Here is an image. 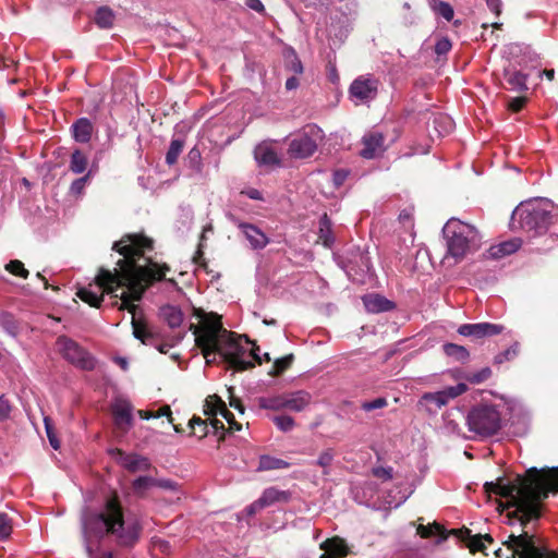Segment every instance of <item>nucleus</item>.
Returning <instances> with one entry per match:
<instances>
[{
  "label": "nucleus",
  "instance_id": "52",
  "mask_svg": "<svg viewBox=\"0 0 558 558\" xmlns=\"http://www.w3.org/2000/svg\"><path fill=\"white\" fill-rule=\"evenodd\" d=\"M90 178V172L85 174L84 177H81L76 180H74L70 186V192L73 195H81L84 192V189Z\"/></svg>",
  "mask_w": 558,
  "mask_h": 558
},
{
  "label": "nucleus",
  "instance_id": "39",
  "mask_svg": "<svg viewBox=\"0 0 558 558\" xmlns=\"http://www.w3.org/2000/svg\"><path fill=\"white\" fill-rule=\"evenodd\" d=\"M293 360H294V355L292 353L288 354L283 357L277 359L274 362L270 371L268 372V375L274 376V377L279 376L280 374H282L284 371H287L291 366Z\"/></svg>",
  "mask_w": 558,
  "mask_h": 558
},
{
  "label": "nucleus",
  "instance_id": "58",
  "mask_svg": "<svg viewBox=\"0 0 558 558\" xmlns=\"http://www.w3.org/2000/svg\"><path fill=\"white\" fill-rule=\"evenodd\" d=\"M45 426H46L47 436H48L51 447L53 449L58 450L60 447V442L56 438L54 434L52 433V428H51V426L49 424V420L47 417L45 418Z\"/></svg>",
  "mask_w": 558,
  "mask_h": 558
},
{
  "label": "nucleus",
  "instance_id": "32",
  "mask_svg": "<svg viewBox=\"0 0 558 558\" xmlns=\"http://www.w3.org/2000/svg\"><path fill=\"white\" fill-rule=\"evenodd\" d=\"M87 165L88 159L85 154L80 149H75L71 155L70 170L75 174H81L86 170Z\"/></svg>",
  "mask_w": 558,
  "mask_h": 558
},
{
  "label": "nucleus",
  "instance_id": "55",
  "mask_svg": "<svg viewBox=\"0 0 558 558\" xmlns=\"http://www.w3.org/2000/svg\"><path fill=\"white\" fill-rule=\"evenodd\" d=\"M372 473L374 476L383 480V481H389L392 478V468L387 466H376L372 470Z\"/></svg>",
  "mask_w": 558,
  "mask_h": 558
},
{
  "label": "nucleus",
  "instance_id": "4",
  "mask_svg": "<svg viewBox=\"0 0 558 558\" xmlns=\"http://www.w3.org/2000/svg\"><path fill=\"white\" fill-rule=\"evenodd\" d=\"M195 342L202 350L207 363H211L219 355L235 371L244 369L243 348L241 337L222 327L220 317L216 314H206L199 326L195 328Z\"/></svg>",
  "mask_w": 558,
  "mask_h": 558
},
{
  "label": "nucleus",
  "instance_id": "5",
  "mask_svg": "<svg viewBox=\"0 0 558 558\" xmlns=\"http://www.w3.org/2000/svg\"><path fill=\"white\" fill-rule=\"evenodd\" d=\"M442 233L446 239L447 256L456 262L462 260L481 246V235L476 228L459 219H449L442 228Z\"/></svg>",
  "mask_w": 558,
  "mask_h": 558
},
{
  "label": "nucleus",
  "instance_id": "3",
  "mask_svg": "<svg viewBox=\"0 0 558 558\" xmlns=\"http://www.w3.org/2000/svg\"><path fill=\"white\" fill-rule=\"evenodd\" d=\"M82 533L85 550L94 558L93 542H100L106 535L112 534L122 546H133L140 539L142 525L138 520L125 523L122 506L117 496L108 498L100 511L84 509L81 515ZM101 558H112L107 551Z\"/></svg>",
  "mask_w": 558,
  "mask_h": 558
},
{
  "label": "nucleus",
  "instance_id": "36",
  "mask_svg": "<svg viewBox=\"0 0 558 558\" xmlns=\"http://www.w3.org/2000/svg\"><path fill=\"white\" fill-rule=\"evenodd\" d=\"M0 327H2L8 335L13 337L19 332V327L14 316L5 311L0 312Z\"/></svg>",
  "mask_w": 558,
  "mask_h": 558
},
{
  "label": "nucleus",
  "instance_id": "16",
  "mask_svg": "<svg viewBox=\"0 0 558 558\" xmlns=\"http://www.w3.org/2000/svg\"><path fill=\"white\" fill-rule=\"evenodd\" d=\"M504 329L505 327L500 324L485 322L463 324L458 328V332L463 337H470L477 340L499 335L504 331Z\"/></svg>",
  "mask_w": 558,
  "mask_h": 558
},
{
  "label": "nucleus",
  "instance_id": "43",
  "mask_svg": "<svg viewBox=\"0 0 558 558\" xmlns=\"http://www.w3.org/2000/svg\"><path fill=\"white\" fill-rule=\"evenodd\" d=\"M519 354V344L515 342L505 351L498 353L494 357V364L500 365L505 362L512 361Z\"/></svg>",
  "mask_w": 558,
  "mask_h": 558
},
{
  "label": "nucleus",
  "instance_id": "33",
  "mask_svg": "<svg viewBox=\"0 0 558 558\" xmlns=\"http://www.w3.org/2000/svg\"><path fill=\"white\" fill-rule=\"evenodd\" d=\"M114 22V13L108 7H100L95 15V23L100 28H111Z\"/></svg>",
  "mask_w": 558,
  "mask_h": 558
},
{
  "label": "nucleus",
  "instance_id": "50",
  "mask_svg": "<svg viewBox=\"0 0 558 558\" xmlns=\"http://www.w3.org/2000/svg\"><path fill=\"white\" fill-rule=\"evenodd\" d=\"M190 426L193 429L194 435H197L199 438H202L208 434V426L199 417H193L190 421Z\"/></svg>",
  "mask_w": 558,
  "mask_h": 558
},
{
  "label": "nucleus",
  "instance_id": "62",
  "mask_svg": "<svg viewBox=\"0 0 558 558\" xmlns=\"http://www.w3.org/2000/svg\"><path fill=\"white\" fill-rule=\"evenodd\" d=\"M246 7H248L250 9H252L258 13L265 12V7L260 0H246Z\"/></svg>",
  "mask_w": 558,
  "mask_h": 558
},
{
  "label": "nucleus",
  "instance_id": "25",
  "mask_svg": "<svg viewBox=\"0 0 558 558\" xmlns=\"http://www.w3.org/2000/svg\"><path fill=\"white\" fill-rule=\"evenodd\" d=\"M71 130L73 138L78 143H87L92 138L93 124L87 118L77 119Z\"/></svg>",
  "mask_w": 558,
  "mask_h": 558
},
{
  "label": "nucleus",
  "instance_id": "14",
  "mask_svg": "<svg viewBox=\"0 0 558 558\" xmlns=\"http://www.w3.org/2000/svg\"><path fill=\"white\" fill-rule=\"evenodd\" d=\"M290 492L280 490L277 489L276 487H268L263 492L262 496L256 501H254L248 508H246V514H255L260 509L270 507L278 502L287 504L290 501Z\"/></svg>",
  "mask_w": 558,
  "mask_h": 558
},
{
  "label": "nucleus",
  "instance_id": "1",
  "mask_svg": "<svg viewBox=\"0 0 558 558\" xmlns=\"http://www.w3.org/2000/svg\"><path fill=\"white\" fill-rule=\"evenodd\" d=\"M112 248L123 256L117 263L119 269L116 268L114 272H111L101 268L95 283L82 287L76 292V295L90 306L99 307L105 292L120 299L121 294L116 293L119 288H125L122 292H131L133 283L140 286L142 281H160L170 269L168 265H159L146 257V253L151 252L154 246L153 240L143 234H126L116 242Z\"/></svg>",
  "mask_w": 558,
  "mask_h": 558
},
{
  "label": "nucleus",
  "instance_id": "11",
  "mask_svg": "<svg viewBox=\"0 0 558 558\" xmlns=\"http://www.w3.org/2000/svg\"><path fill=\"white\" fill-rule=\"evenodd\" d=\"M505 544L512 550V558H558V554L556 551H549L545 548L537 547L533 536L525 531H522L519 535H509L508 541H506Z\"/></svg>",
  "mask_w": 558,
  "mask_h": 558
},
{
  "label": "nucleus",
  "instance_id": "61",
  "mask_svg": "<svg viewBox=\"0 0 558 558\" xmlns=\"http://www.w3.org/2000/svg\"><path fill=\"white\" fill-rule=\"evenodd\" d=\"M487 7L494 12L496 15H499L501 12L502 2L501 0H485Z\"/></svg>",
  "mask_w": 558,
  "mask_h": 558
},
{
  "label": "nucleus",
  "instance_id": "46",
  "mask_svg": "<svg viewBox=\"0 0 558 558\" xmlns=\"http://www.w3.org/2000/svg\"><path fill=\"white\" fill-rule=\"evenodd\" d=\"M490 376L492 369L489 367H484L478 372L468 374L465 379L473 385H477L486 381Z\"/></svg>",
  "mask_w": 558,
  "mask_h": 558
},
{
  "label": "nucleus",
  "instance_id": "63",
  "mask_svg": "<svg viewBox=\"0 0 558 558\" xmlns=\"http://www.w3.org/2000/svg\"><path fill=\"white\" fill-rule=\"evenodd\" d=\"M348 172L345 170H338L333 173V183L336 186H340L347 179Z\"/></svg>",
  "mask_w": 558,
  "mask_h": 558
},
{
  "label": "nucleus",
  "instance_id": "8",
  "mask_svg": "<svg viewBox=\"0 0 558 558\" xmlns=\"http://www.w3.org/2000/svg\"><path fill=\"white\" fill-rule=\"evenodd\" d=\"M417 534H420L423 538H427L437 534L440 535L442 539H447L449 535H452L456 536L459 541L465 542L471 551H484V541L489 543L493 542V537L489 534L484 536L472 535L471 531L466 527L446 531V529L437 522L427 525L420 524L417 526Z\"/></svg>",
  "mask_w": 558,
  "mask_h": 558
},
{
  "label": "nucleus",
  "instance_id": "49",
  "mask_svg": "<svg viewBox=\"0 0 558 558\" xmlns=\"http://www.w3.org/2000/svg\"><path fill=\"white\" fill-rule=\"evenodd\" d=\"M12 533V522L7 513L0 512V539L8 538Z\"/></svg>",
  "mask_w": 558,
  "mask_h": 558
},
{
  "label": "nucleus",
  "instance_id": "60",
  "mask_svg": "<svg viewBox=\"0 0 558 558\" xmlns=\"http://www.w3.org/2000/svg\"><path fill=\"white\" fill-rule=\"evenodd\" d=\"M155 487H160L168 490H174L177 488V484L170 480H157L155 478Z\"/></svg>",
  "mask_w": 558,
  "mask_h": 558
},
{
  "label": "nucleus",
  "instance_id": "56",
  "mask_svg": "<svg viewBox=\"0 0 558 558\" xmlns=\"http://www.w3.org/2000/svg\"><path fill=\"white\" fill-rule=\"evenodd\" d=\"M230 407L236 409L241 414L244 413V404L242 400L234 395L233 387L228 388Z\"/></svg>",
  "mask_w": 558,
  "mask_h": 558
},
{
  "label": "nucleus",
  "instance_id": "51",
  "mask_svg": "<svg viewBox=\"0 0 558 558\" xmlns=\"http://www.w3.org/2000/svg\"><path fill=\"white\" fill-rule=\"evenodd\" d=\"M387 404H388L387 399L384 397H379V398H376L371 401L362 402L361 409L364 410L365 412H371V411H374L377 409H383V408L387 407Z\"/></svg>",
  "mask_w": 558,
  "mask_h": 558
},
{
  "label": "nucleus",
  "instance_id": "53",
  "mask_svg": "<svg viewBox=\"0 0 558 558\" xmlns=\"http://www.w3.org/2000/svg\"><path fill=\"white\" fill-rule=\"evenodd\" d=\"M288 68L295 74H301L303 72V65L301 60L298 58L294 50L290 52L288 56Z\"/></svg>",
  "mask_w": 558,
  "mask_h": 558
},
{
  "label": "nucleus",
  "instance_id": "54",
  "mask_svg": "<svg viewBox=\"0 0 558 558\" xmlns=\"http://www.w3.org/2000/svg\"><path fill=\"white\" fill-rule=\"evenodd\" d=\"M451 41L447 37L438 39L435 44V52L438 56L447 54L451 50Z\"/></svg>",
  "mask_w": 558,
  "mask_h": 558
},
{
  "label": "nucleus",
  "instance_id": "30",
  "mask_svg": "<svg viewBox=\"0 0 558 558\" xmlns=\"http://www.w3.org/2000/svg\"><path fill=\"white\" fill-rule=\"evenodd\" d=\"M250 351V356L254 361L246 360V369L254 367L256 364L260 365L263 362H270L269 353H260L259 347L255 343V341L251 340L246 336V352Z\"/></svg>",
  "mask_w": 558,
  "mask_h": 558
},
{
  "label": "nucleus",
  "instance_id": "38",
  "mask_svg": "<svg viewBox=\"0 0 558 558\" xmlns=\"http://www.w3.org/2000/svg\"><path fill=\"white\" fill-rule=\"evenodd\" d=\"M186 165L190 169H192L196 173H201L203 170V161H202V153L201 150L194 146L187 153L185 158Z\"/></svg>",
  "mask_w": 558,
  "mask_h": 558
},
{
  "label": "nucleus",
  "instance_id": "27",
  "mask_svg": "<svg viewBox=\"0 0 558 558\" xmlns=\"http://www.w3.org/2000/svg\"><path fill=\"white\" fill-rule=\"evenodd\" d=\"M318 238L326 247H331L335 243L332 223L327 214L319 219Z\"/></svg>",
  "mask_w": 558,
  "mask_h": 558
},
{
  "label": "nucleus",
  "instance_id": "64",
  "mask_svg": "<svg viewBox=\"0 0 558 558\" xmlns=\"http://www.w3.org/2000/svg\"><path fill=\"white\" fill-rule=\"evenodd\" d=\"M161 416H167L169 418V422H172L171 409L169 405H165V407L160 408L157 412H155V415H154L155 418H158Z\"/></svg>",
  "mask_w": 558,
  "mask_h": 558
},
{
  "label": "nucleus",
  "instance_id": "7",
  "mask_svg": "<svg viewBox=\"0 0 558 558\" xmlns=\"http://www.w3.org/2000/svg\"><path fill=\"white\" fill-rule=\"evenodd\" d=\"M151 283L142 281L140 286L133 284L131 292H121V303L118 307L120 311L128 310L132 314L131 324L133 328V336L143 344H151L154 341V333L143 317L142 310L138 305L134 304V302H137L142 299L146 288Z\"/></svg>",
  "mask_w": 558,
  "mask_h": 558
},
{
  "label": "nucleus",
  "instance_id": "24",
  "mask_svg": "<svg viewBox=\"0 0 558 558\" xmlns=\"http://www.w3.org/2000/svg\"><path fill=\"white\" fill-rule=\"evenodd\" d=\"M120 463L124 469L132 473L147 471L150 468V462L147 458L135 453L121 454Z\"/></svg>",
  "mask_w": 558,
  "mask_h": 558
},
{
  "label": "nucleus",
  "instance_id": "48",
  "mask_svg": "<svg viewBox=\"0 0 558 558\" xmlns=\"http://www.w3.org/2000/svg\"><path fill=\"white\" fill-rule=\"evenodd\" d=\"M333 451L331 449H327L319 454L316 461V464L324 469V474L326 475L329 474L328 468L333 461Z\"/></svg>",
  "mask_w": 558,
  "mask_h": 558
},
{
  "label": "nucleus",
  "instance_id": "59",
  "mask_svg": "<svg viewBox=\"0 0 558 558\" xmlns=\"http://www.w3.org/2000/svg\"><path fill=\"white\" fill-rule=\"evenodd\" d=\"M11 405L7 399L0 397V421H4L10 416Z\"/></svg>",
  "mask_w": 558,
  "mask_h": 558
},
{
  "label": "nucleus",
  "instance_id": "31",
  "mask_svg": "<svg viewBox=\"0 0 558 558\" xmlns=\"http://www.w3.org/2000/svg\"><path fill=\"white\" fill-rule=\"evenodd\" d=\"M258 404L262 409L282 411L286 410V393H280L270 397H260Z\"/></svg>",
  "mask_w": 558,
  "mask_h": 558
},
{
  "label": "nucleus",
  "instance_id": "15",
  "mask_svg": "<svg viewBox=\"0 0 558 558\" xmlns=\"http://www.w3.org/2000/svg\"><path fill=\"white\" fill-rule=\"evenodd\" d=\"M111 412L116 426L122 432H128L133 426V405L128 399L117 397L112 401Z\"/></svg>",
  "mask_w": 558,
  "mask_h": 558
},
{
  "label": "nucleus",
  "instance_id": "35",
  "mask_svg": "<svg viewBox=\"0 0 558 558\" xmlns=\"http://www.w3.org/2000/svg\"><path fill=\"white\" fill-rule=\"evenodd\" d=\"M288 466L289 463L284 460L272 458L269 456H262L259 459V465L257 468V471L286 469Z\"/></svg>",
  "mask_w": 558,
  "mask_h": 558
},
{
  "label": "nucleus",
  "instance_id": "9",
  "mask_svg": "<svg viewBox=\"0 0 558 558\" xmlns=\"http://www.w3.org/2000/svg\"><path fill=\"white\" fill-rule=\"evenodd\" d=\"M469 429L481 437L495 435L501 427V417L495 405L481 404L468 414Z\"/></svg>",
  "mask_w": 558,
  "mask_h": 558
},
{
  "label": "nucleus",
  "instance_id": "18",
  "mask_svg": "<svg viewBox=\"0 0 558 558\" xmlns=\"http://www.w3.org/2000/svg\"><path fill=\"white\" fill-rule=\"evenodd\" d=\"M385 136L378 131H372L362 138L363 148L361 156L366 159H373L384 151Z\"/></svg>",
  "mask_w": 558,
  "mask_h": 558
},
{
  "label": "nucleus",
  "instance_id": "45",
  "mask_svg": "<svg viewBox=\"0 0 558 558\" xmlns=\"http://www.w3.org/2000/svg\"><path fill=\"white\" fill-rule=\"evenodd\" d=\"M5 270L14 276L26 279L28 277V270L24 267V264L19 259L10 260L5 266Z\"/></svg>",
  "mask_w": 558,
  "mask_h": 558
},
{
  "label": "nucleus",
  "instance_id": "40",
  "mask_svg": "<svg viewBox=\"0 0 558 558\" xmlns=\"http://www.w3.org/2000/svg\"><path fill=\"white\" fill-rule=\"evenodd\" d=\"M153 487H155V478L151 476H140L132 483V488L138 496H144L145 492Z\"/></svg>",
  "mask_w": 558,
  "mask_h": 558
},
{
  "label": "nucleus",
  "instance_id": "2",
  "mask_svg": "<svg viewBox=\"0 0 558 558\" xmlns=\"http://www.w3.org/2000/svg\"><path fill=\"white\" fill-rule=\"evenodd\" d=\"M488 494L499 495L508 499L505 523H519L526 526L541 517L542 501L551 493L558 494V468L541 470L533 468L524 477H518L515 483H485Z\"/></svg>",
  "mask_w": 558,
  "mask_h": 558
},
{
  "label": "nucleus",
  "instance_id": "21",
  "mask_svg": "<svg viewBox=\"0 0 558 558\" xmlns=\"http://www.w3.org/2000/svg\"><path fill=\"white\" fill-rule=\"evenodd\" d=\"M362 301L368 313H384L395 308L392 301L376 293L364 295Z\"/></svg>",
  "mask_w": 558,
  "mask_h": 558
},
{
  "label": "nucleus",
  "instance_id": "22",
  "mask_svg": "<svg viewBox=\"0 0 558 558\" xmlns=\"http://www.w3.org/2000/svg\"><path fill=\"white\" fill-rule=\"evenodd\" d=\"M521 246L520 239H511L508 241H504L499 244L492 245L484 256L490 259H499L510 254L515 253Z\"/></svg>",
  "mask_w": 558,
  "mask_h": 558
},
{
  "label": "nucleus",
  "instance_id": "37",
  "mask_svg": "<svg viewBox=\"0 0 558 558\" xmlns=\"http://www.w3.org/2000/svg\"><path fill=\"white\" fill-rule=\"evenodd\" d=\"M422 401L434 405V409L428 408L429 411L439 410L448 403L445 395L441 391L426 392L422 396Z\"/></svg>",
  "mask_w": 558,
  "mask_h": 558
},
{
  "label": "nucleus",
  "instance_id": "44",
  "mask_svg": "<svg viewBox=\"0 0 558 558\" xmlns=\"http://www.w3.org/2000/svg\"><path fill=\"white\" fill-rule=\"evenodd\" d=\"M272 422L283 433L290 432L295 426V421L290 415H277L272 417Z\"/></svg>",
  "mask_w": 558,
  "mask_h": 558
},
{
  "label": "nucleus",
  "instance_id": "20",
  "mask_svg": "<svg viewBox=\"0 0 558 558\" xmlns=\"http://www.w3.org/2000/svg\"><path fill=\"white\" fill-rule=\"evenodd\" d=\"M254 158L259 166H278L280 158L274 145L268 142L258 144L254 149Z\"/></svg>",
  "mask_w": 558,
  "mask_h": 558
},
{
  "label": "nucleus",
  "instance_id": "29",
  "mask_svg": "<svg viewBox=\"0 0 558 558\" xmlns=\"http://www.w3.org/2000/svg\"><path fill=\"white\" fill-rule=\"evenodd\" d=\"M246 241L254 250L264 248L268 242V236L253 225L246 223Z\"/></svg>",
  "mask_w": 558,
  "mask_h": 558
},
{
  "label": "nucleus",
  "instance_id": "10",
  "mask_svg": "<svg viewBox=\"0 0 558 558\" xmlns=\"http://www.w3.org/2000/svg\"><path fill=\"white\" fill-rule=\"evenodd\" d=\"M56 345L61 356L73 366L83 371H93L96 367V359L73 339L59 336Z\"/></svg>",
  "mask_w": 558,
  "mask_h": 558
},
{
  "label": "nucleus",
  "instance_id": "41",
  "mask_svg": "<svg viewBox=\"0 0 558 558\" xmlns=\"http://www.w3.org/2000/svg\"><path fill=\"white\" fill-rule=\"evenodd\" d=\"M444 351L448 356L454 357L457 361L461 362L466 361L470 355L464 347L454 343H446Z\"/></svg>",
  "mask_w": 558,
  "mask_h": 558
},
{
  "label": "nucleus",
  "instance_id": "12",
  "mask_svg": "<svg viewBox=\"0 0 558 558\" xmlns=\"http://www.w3.org/2000/svg\"><path fill=\"white\" fill-rule=\"evenodd\" d=\"M323 138V130L316 124H308L290 141L288 153L293 158L311 157L316 151L318 142Z\"/></svg>",
  "mask_w": 558,
  "mask_h": 558
},
{
  "label": "nucleus",
  "instance_id": "6",
  "mask_svg": "<svg viewBox=\"0 0 558 558\" xmlns=\"http://www.w3.org/2000/svg\"><path fill=\"white\" fill-rule=\"evenodd\" d=\"M553 209L554 204L547 198H536L521 203L512 213V225L518 221L520 229L543 234L548 231L553 223Z\"/></svg>",
  "mask_w": 558,
  "mask_h": 558
},
{
  "label": "nucleus",
  "instance_id": "26",
  "mask_svg": "<svg viewBox=\"0 0 558 558\" xmlns=\"http://www.w3.org/2000/svg\"><path fill=\"white\" fill-rule=\"evenodd\" d=\"M320 548L327 551L332 558H343L349 553L345 542L339 537L326 539L320 544Z\"/></svg>",
  "mask_w": 558,
  "mask_h": 558
},
{
  "label": "nucleus",
  "instance_id": "17",
  "mask_svg": "<svg viewBox=\"0 0 558 558\" xmlns=\"http://www.w3.org/2000/svg\"><path fill=\"white\" fill-rule=\"evenodd\" d=\"M204 412L208 416H216L217 414H221V416L229 424V429L231 430H241V423L234 420V415L227 409L225 402L216 395L209 396L205 400Z\"/></svg>",
  "mask_w": 558,
  "mask_h": 558
},
{
  "label": "nucleus",
  "instance_id": "13",
  "mask_svg": "<svg viewBox=\"0 0 558 558\" xmlns=\"http://www.w3.org/2000/svg\"><path fill=\"white\" fill-rule=\"evenodd\" d=\"M378 85L379 81L373 75H361L352 82L349 93L356 101L368 102L376 98Z\"/></svg>",
  "mask_w": 558,
  "mask_h": 558
},
{
  "label": "nucleus",
  "instance_id": "34",
  "mask_svg": "<svg viewBox=\"0 0 558 558\" xmlns=\"http://www.w3.org/2000/svg\"><path fill=\"white\" fill-rule=\"evenodd\" d=\"M184 147V141L181 138H173L170 143L168 151L166 154V163L169 166L174 165L178 161Z\"/></svg>",
  "mask_w": 558,
  "mask_h": 558
},
{
  "label": "nucleus",
  "instance_id": "47",
  "mask_svg": "<svg viewBox=\"0 0 558 558\" xmlns=\"http://www.w3.org/2000/svg\"><path fill=\"white\" fill-rule=\"evenodd\" d=\"M466 390H468V386L463 383H459L456 386L447 387L440 391L445 395L446 400L449 402L451 399H454V398L461 396Z\"/></svg>",
  "mask_w": 558,
  "mask_h": 558
},
{
  "label": "nucleus",
  "instance_id": "28",
  "mask_svg": "<svg viewBox=\"0 0 558 558\" xmlns=\"http://www.w3.org/2000/svg\"><path fill=\"white\" fill-rule=\"evenodd\" d=\"M161 318L170 328L179 327L183 322V314L178 306L165 305L160 308Z\"/></svg>",
  "mask_w": 558,
  "mask_h": 558
},
{
  "label": "nucleus",
  "instance_id": "19",
  "mask_svg": "<svg viewBox=\"0 0 558 558\" xmlns=\"http://www.w3.org/2000/svg\"><path fill=\"white\" fill-rule=\"evenodd\" d=\"M286 393V410L292 412L305 411L313 402L312 395L306 390H295Z\"/></svg>",
  "mask_w": 558,
  "mask_h": 558
},
{
  "label": "nucleus",
  "instance_id": "42",
  "mask_svg": "<svg viewBox=\"0 0 558 558\" xmlns=\"http://www.w3.org/2000/svg\"><path fill=\"white\" fill-rule=\"evenodd\" d=\"M430 8L436 14L442 16L448 22H450L454 16L453 8L448 2L439 0L433 3Z\"/></svg>",
  "mask_w": 558,
  "mask_h": 558
},
{
  "label": "nucleus",
  "instance_id": "23",
  "mask_svg": "<svg viewBox=\"0 0 558 558\" xmlns=\"http://www.w3.org/2000/svg\"><path fill=\"white\" fill-rule=\"evenodd\" d=\"M526 75L515 69H506L504 80L506 88L513 92H523L527 89Z\"/></svg>",
  "mask_w": 558,
  "mask_h": 558
},
{
  "label": "nucleus",
  "instance_id": "57",
  "mask_svg": "<svg viewBox=\"0 0 558 558\" xmlns=\"http://www.w3.org/2000/svg\"><path fill=\"white\" fill-rule=\"evenodd\" d=\"M525 97H515L508 102V109L513 112H519L525 105Z\"/></svg>",
  "mask_w": 558,
  "mask_h": 558
}]
</instances>
